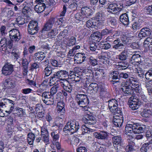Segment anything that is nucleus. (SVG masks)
<instances>
[{
	"instance_id": "f257e3e1",
	"label": "nucleus",
	"mask_w": 152,
	"mask_h": 152,
	"mask_svg": "<svg viewBox=\"0 0 152 152\" xmlns=\"http://www.w3.org/2000/svg\"><path fill=\"white\" fill-rule=\"evenodd\" d=\"M137 80L131 79H127L125 82H122L121 84V90L125 94L128 95H132L134 94V91L138 93L140 91V85L136 83Z\"/></svg>"
},
{
	"instance_id": "f03ea898",
	"label": "nucleus",
	"mask_w": 152,
	"mask_h": 152,
	"mask_svg": "<svg viewBox=\"0 0 152 152\" xmlns=\"http://www.w3.org/2000/svg\"><path fill=\"white\" fill-rule=\"evenodd\" d=\"M121 39L119 38H116L113 43L112 45L113 49L118 50L119 52H122L117 56V58L121 61H125L128 57V51L124 50L125 45L121 41Z\"/></svg>"
},
{
	"instance_id": "7ed1b4c3",
	"label": "nucleus",
	"mask_w": 152,
	"mask_h": 152,
	"mask_svg": "<svg viewBox=\"0 0 152 152\" xmlns=\"http://www.w3.org/2000/svg\"><path fill=\"white\" fill-rule=\"evenodd\" d=\"M146 127L145 125H140L138 123L132 124H128L126 125L125 127V134L128 136L129 138H133L132 134L133 133L134 134L142 133L145 130Z\"/></svg>"
},
{
	"instance_id": "20e7f679",
	"label": "nucleus",
	"mask_w": 152,
	"mask_h": 152,
	"mask_svg": "<svg viewBox=\"0 0 152 152\" xmlns=\"http://www.w3.org/2000/svg\"><path fill=\"white\" fill-rule=\"evenodd\" d=\"M79 123L76 121H72L70 122L67 123L63 129V132L67 134L71 132L72 133L78 131L80 129Z\"/></svg>"
},
{
	"instance_id": "39448f33",
	"label": "nucleus",
	"mask_w": 152,
	"mask_h": 152,
	"mask_svg": "<svg viewBox=\"0 0 152 152\" xmlns=\"http://www.w3.org/2000/svg\"><path fill=\"white\" fill-rule=\"evenodd\" d=\"M13 42L11 39L8 40L5 37L2 38L0 41V51L2 53L8 52V49H11L13 46Z\"/></svg>"
},
{
	"instance_id": "423d86ee",
	"label": "nucleus",
	"mask_w": 152,
	"mask_h": 152,
	"mask_svg": "<svg viewBox=\"0 0 152 152\" xmlns=\"http://www.w3.org/2000/svg\"><path fill=\"white\" fill-rule=\"evenodd\" d=\"M123 8V4H118L115 3L109 4L107 8V10L110 13L116 14L122 10Z\"/></svg>"
},
{
	"instance_id": "0eeeda50",
	"label": "nucleus",
	"mask_w": 152,
	"mask_h": 152,
	"mask_svg": "<svg viewBox=\"0 0 152 152\" xmlns=\"http://www.w3.org/2000/svg\"><path fill=\"white\" fill-rule=\"evenodd\" d=\"M76 100L80 107H84L89 103L88 99L87 96L84 94H78L76 97Z\"/></svg>"
},
{
	"instance_id": "6e6552de",
	"label": "nucleus",
	"mask_w": 152,
	"mask_h": 152,
	"mask_svg": "<svg viewBox=\"0 0 152 152\" xmlns=\"http://www.w3.org/2000/svg\"><path fill=\"white\" fill-rule=\"evenodd\" d=\"M10 39L15 42H18L21 38V34L19 31L16 29H13L9 32Z\"/></svg>"
},
{
	"instance_id": "1a4fd4ad",
	"label": "nucleus",
	"mask_w": 152,
	"mask_h": 152,
	"mask_svg": "<svg viewBox=\"0 0 152 152\" xmlns=\"http://www.w3.org/2000/svg\"><path fill=\"white\" fill-rule=\"evenodd\" d=\"M68 75V72L66 71H59L56 73L54 74L53 76L50 77L49 83H51L52 82V84L53 85L55 83L54 81L57 79H61L62 78L67 77Z\"/></svg>"
},
{
	"instance_id": "9d476101",
	"label": "nucleus",
	"mask_w": 152,
	"mask_h": 152,
	"mask_svg": "<svg viewBox=\"0 0 152 152\" xmlns=\"http://www.w3.org/2000/svg\"><path fill=\"white\" fill-rule=\"evenodd\" d=\"M38 23L36 21H30L28 26V31L29 34L33 35L37 33L38 31Z\"/></svg>"
},
{
	"instance_id": "9b49d317",
	"label": "nucleus",
	"mask_w": 152,
	"mask_h": 152,
	"mask_svg": "<svg viewBox=\"0 0 152 152\" xmlns=\"http://www.w3.org/2000/svg\"><path fill=\"white\" fill-rule=\"evenodd\" d=\"M6 122L7 124L6 127L8 132L12 134L14 131L13 118L11 116H8L6 119Z\"/></svg>"
},
{
	"instance_id": "f8f14e48",
	"label": "nucleus",
	"mask_w": 152,
	"mask_h": 152,
	"mask_svg": "<svg viewBox=\"0 0 152 152\" xmlns=\"http://www.w3.org/2000/svg\"><path fill=\"white\" fill-rule=\"evenodd\" d=\"M13 68L14 67L12 64L6 63L2 68V73L6 76L10 75L13 71Z\"/></svg>"
},
{
	"instance_id": "ddd939ff",
	"label": "nucleus",
	"mask_w": 152,
	"mask_h": 152,
	"mask_svg": "<svg viewBox=\"0 0 152 152\" xmlns=\"http://www.w3.org/2000/svg\"><path fill=\"white\" fill-rule=\"evenodd\" d=\"M83 121L86 124L90 125L94 124L96 121L95 118L91 115L86 114L83 118Z\"/></svg>"
},
{
	"instance_id": "4468645a",
	"label": "nucleus",
	"mask_w": 152,
	"mask_h": 152,
	"mask_svg": "<svg viewBox=\"0 0 152 152\" xmlns=\"http://www.w3.org/2000/svg\"><path fill=\"white\" fill-rule=\"evenodd\" d=\"M109 134L106 131H101L99 133H94V136L96 138L101 140L107 139L109 136Z\"/></svg>"
},
{
	"instance_id": "2eb2a0df",
	"label": "nucleus",
	"mask_w": 152,
	"mask_h": 152,
	"mask_svg": "<svg viewBox=\"0 0 152 152\" xmlns=\"http://www.w3.org/2000/svg\"><path fill=\"white\" fill-rule=\"evenodd\" d=\"M151 34V30L148 28H142L138 34V37L139 38L145 37L149 36Z\"/></svg>"
},
{
	"instance_id": "dca6fc26",
	"label": "nucleus",
	"mask_w": 152,
	"mask_h": 152,
	"mask_svg": "<svg viewBox=\"0 0 152 152\" xmlns=\"http://www.w3.org/2000/svg\"><path fill=\"white\" fill-rule=\"evenodd\" d=\"M87 58L85 56L84 54L77 53L74 56V61H77L76 62L78 64H81L86 61L87 60Z\"/></svg>"
},
{
	"instance_id": "f3484780",
	"label": "nucleus",
	"mask_w": 152,
	"mask_h": 152,
	"mask_svg": "<svg viewBox=\"0 0 152 152\" xmlns=\"http://www.w3.org/2000/svg\"><path fill=\"white\" fill-rule=\"evenodd\" d=\"M81 12L83 15L86 18V19L88 17L90 16L93 14V10L89 7L85 6L82 7L81 9Z\"/></svg>"
},
{
	"instance_id": "a211bd4d",
	"label": "nucleus",
	"mask_w": 152,
	"mask_h": 152,
	"mask_svg": "<svg viewBox=\"0 0 152 152\" xmlns=\"http://www.w3.org/2000/svg\"><path fill=\"white\" fill-rule=\"evenodd\" d=\"M55 19L53 18H50L45 25L44 27L41 31V33H42L44 31H47L51 28L53 24L54 23Z\"/></svg>"
},
{
	"instance_id": "6ab92c4d",
	"label": "nucleus",
	"mask_w": 152,
	"mask_h": 152,
	"mask_svg": "<svg viewBox=\"0 0 152 152\" xmlns=\"http://www.w3.org/2000/svg\"><path fill=\"white\" fill-rule=\"evenodd\" d=\"M98 89V86L96 83H91L88 87V91L90 93L94 94L96 93Z\"/></svg>"
},
{
	"instance_id": "aec40b11",
	"label": "nucleus",
	"mask_w": 152,
	"mask_h": 152,
	"mask_svg": "<svg viewBox=\"0 0 152 152\" xmlns=\"http://www.w3.org/2000/svg\"><path fill=\"white\" fill-rule=\"evenodd\" d=\"M120 21L124 26L128 25L129 23V17L126 13L122 14L119 17Z\"/></svg>"
},
{
	"instance_id": "412c9836",
	"label": "nucleus",
	"mask_w": 152,
	"mask_h": 152,
	"mask_svg": "<svg viewBox=\"0 0 152 152\" xmlns=\"http://www.w3.org/2000/svg\"><path fill=\"white\" fill-rule=\"evenodd\" d=\"M83 0H74L69 5V7L74 11L76 10L77 7L82 4Z\"/></svg>"
},
{
	"instance_id": "4be33fe9",
	"label": "nucleus",
	"mask_w": 152,
	"mask_h": 152,
	"mask_svg": "<svg viewBox=\"0 0 152 152\" xmlns=\"http://www.w3.org/2000/svg\"><path fill=\"white\" fill-rule=\"evenodd\" d=\"M116 23V20L115 17H111L107 19L106 24L111 28H114Z\"/></svg>"
},
{
	"instance_id": "5701e85b",
	"label": "nucleus",
	"mask_w": 152,
	"mask_h": 152,
	"mask_svg": "<svg viewBox=\"0 0 152 152\" xmlns=\"http://www.w3.org/2000/svg\"><path fill=\"white\" fill-rule=\"evenodd\" d=\"M123 122V120L122 117L120 118L119 116L117 115L114 116L113 124L115 126L117 127H120Z\"/></svg>"
},
{
	"instance_id": "b1692460",
	"label": "nucleus",
	"mask_w": 152,
	"mask_h": 152,
	"mask_svg": "<svg viewBox=\"0 0 152 152\" xmlns=\"http://www.w3.org/2000/svg\"><path fill=\"white\" fill-rule=\"evenodd\" d=\"M48 80L46 79L43 80L42 83L39 86V93L41 94V93L44 91L46 90L48 86L47 82Z\"/></svg>"
},
{
	"instance_id": "393cba45",
	"label": "nucleus",
	"mask_w": 152,
	"mask_h": 152,
	"mask_svg": "<svg viewBox=\"0 0 152 152\" xmlns=\"http://www.w3.org/2000/svg\"><path fill=\"white\" fill-rule=\"evenodd\" d=\"M113 145L121 144L122 142V138L120 136H114L112 138Z\"/></svg>"
},
{
	"instance_id": "a878e982",
	"label": "nucleus",
	"mask_w": 152,
	"mask_h": 152,
	"mask_svg": "<svg viewBox=\"0 0 152 152\" xmlns=\"http://www.w3.org/2000/svg\"><path fill=\"white\" fill-rule=\"evenodd\" d=\"M141 116L144 117H148L150 115L152 116V110L144 109L141 113Z\"/></svg>"
},
{
	"instance_id": "bb28decb",
	"label": "nucleus",
	"mask_w": 152,
	"mask_h": 152,
	"mask_svg": "<svg viewBox=\"0 0 152 152\" xmlns=\"http://www.w3.org/2000/svg\"><path fill=\"white\" fill-rule=\"evenodd\" d=\"M88 60V64L91 66H94L98 64V61L97 59L92 56H91L87 58Z\"/></svg>"
},
{
	"instance_id": "cd10ccee",
	"label": "nucleus",
	"mask_w": 152,
	"mask_h": 152,
	"mask_svg": "<svg viewBox=\"0 0 152 152\" xmlns=\"http://www.w3.org/2000/svg\"><path fill=\"white\" fill-rule=\"evenodd\" d=\"M141 56L140 55L138 54H135L132 55L131 57V61L140 64L141 63Z\"/></svg>"
},
{
	"instance_id": "c85d7f7f",
	"label": "nucleus",
	"mask_w": 152,
	"mask_h": 152,
	"mask_svg": "<svg viewBox=\"0 0 152 152\" xmlns=\"http://www.w3.org/2000/svg\"><path fill=\"white\" fill-rule=\"evenodd\" d=\"M35 136L34 134L31 132L28 134L27 135V140L28 143L30 145L33 144L35 139Z\"/></svg>"
},
{
	"instance_id": "c756f323",
	"label": "nucleus",
	"mask_w": 152,
	"mask_h": 152,
	"mask_svg": "<svg viewBox=\"0 0 152 152\" xmlns=\"http://www.w3.org/2000/svg\"><path fill=\"white\" fill-rule=\"evenodd\" d=\"M5 89L12 88L14 87L13 83L10 79H6L4 83Z\"/></svg>"
},
{
	"instance_id": "7c9ffc66",
	"label": "nucleus",
	"mask_w": 152,
	"mask_h": 152,
	"mask_svg": "<svg viewBox=\"0 0 152 152\" xmlns=\"http://www.w3.org/2000/svg\"><path fill=\"white\" fill-rule=\"evenodd\" d=\"M11 54L12 57H13L14 60L15 61H17L20 58V53L17 49L12 50Z\"/></svg>"
},
{
	"instance_id": "2f4dec72",
	"label": "nucleus",
	"mask_w": 152,
	"mask_h": 152,
	"mask_svg": "<svg viewBox=\"0 0 152 152\" xmlns=\"http://www.w3.org/2000/svg\"><path fill=\"white\" fill-rule=\"evenodd\" d=\"M52 95L49 92H44L42 94H39V97L40 99H41L44 97L45 99H49L52 96Z\"/></svg>"
},
{
	"instance_id": "473e14b6",
	"label": "nucleus",
	"mask_w": 152,
	"mask_h": 152,
	"mask_svg": "<svg viewBox=\"0 0 152 152\" xmlns=\"http://www.w3.org/2000/svg\"><path fill=\"white\" fill-rule=\"evenodd\" d=\"M128 142L129 144L126 146V150L127 152H132L135 151V150L134 148V143L133 142H129V141H128Z\"/></svg>"
},
{
	"instance_id": "72a5a7b5",
	"label": "nucleus",
	"mask_w": 152,
	"mask_h": 152,
	"mask_svg": "<svg viewBox=\"0 0 152 152\" xmlns=\"http://www.w3.org/2000/svg\"><path fill=\"white\" fill-rule=\"evenodd\" d=\"M140 102H133L132 103H129V107L132 110H136L139 108L141 104Z\"/></svg>"
},
{
	"instance_id": "f704fd0d",
	"label": "nucleus",
	"mask_w": 152,
	"mask_h": 152,
	"mask_svg": "<svg viewBox=\"0 0 152 152\" xmlns=\"http://www.w3.org/2000/svg\"><path fill=\"white\" fill-rule=\"evenodd\" d=\"M81 75H86V76L91 77H92L93 76V74L92 70L88 68L84 69L81 73Z\"/></svg>"
},
{
	"instance_id": "c9c22d12",
	"label": "nucleus",
	"mask_w": 152,
	"mask_h": 152,
	"mask_svg": "<svg viewBox=\"0 0 152 152\" xmlns=\"http://www.w3.org/2000/svg\"><path fill=\"white\" fill-rule=\"evenodd\" d=\"M64 103L62 102H58V103L57 105V109L58 111L62 113H64L65 111V108L64 107Z\"/></svg>"
},
{
	"instance_id": "e433bc0d",
	"label": "nucleus",
	"mask_w": 152,
	"mask_h": 152,
	"mask_svg": "<svg viewBox=\"0 0 152 152\" xmlns=\"http://www.w3.org/2000/svg\"><path fill=\"white\" fill-rule=\"evenodd\" d=\"M28 21V19L23 18L19 16L16 19V22L19 25H22Z\"/></svg>"
},
{
	"instance_id": "4c0bfd02",
	"label": "nucleus",
	"mask_w": 152,
	"mask_h": 152,
	"mask_svg": "<svg viewBox=\"0 0 152 152\" xmlns=\"http://www.w3.org/2000/svg\"><path fill=\"white\" fill-rule=\"evenodd\" d=\"M75 18L77 20L80 21H85L86 20V18L83 15L81 12H79L76 13L75 15Z\"/></svg>"
},
{
	"instance_id": "58836bf2",
	"label": "nucleus",
	"mask_w": 152,
	"mask_h": 152,
	"mask_svg": "<svg viewBox=\"0 0 152 152\" xmlns=\"http://www.w3.org/2000/svg\"><path fill=\"white\" fill-rule=\"evenodd\" d=\"M6 101L4 102H7L8 103L11 104L12 105L10 108V110L8 111H6V112L8 113L9 114H10L12 112L14 109L15 106L14 102L12 100L8 99H6Z\"/></svg>"
},
{
	"instance_id": "ea45409f",
	"label": "nucleus",
	"mask_w": 152,
	"mask_h": 152,
	"mask_svg": "<svg viewBox=\"0 0 152 152\" xmlns=\"http://www.w3.org/2000/svg\"><path fill=\"white\" fill-rule=\"evenodd\" d=\"M52 68L50 66L46 67L44 70V72L46 76L47 77L50 75L52 73Z\"/></svg>"
},
{
	"instance_id": "a19ab883",
	"label": "nucleus",
	"mask_w": 152,
	"mask_h": 152,
	"mask_svg": "<svg viewBox=\"0 0 152 152\" xmlns=\"http://www.w3.org/2000/svg\"><path fill=\"white\" fill-rule=\"evenodd\" d=\"M120 64L118 65V68H119V69H125L129 66V63L126 62H123Z\"/></svg>"
},
{
	"instance_id": "79ce46f5",
	"label": "nucleus",
	"mask_w": 152,
	"mask_h": 152,
	"mask_svg": "<svg viewBox=\"0 0 152 152\" xmlns=\"http://www.w3.org/2000/svg\"><path fill=\"white\" fill-rule=\"evenodd\" d=\"M62 86L65 91L69 93H70L72 90V87L69 84L63 83L62 84Z\"/></svg>"
},
{
	"instance_id": "37998d69",
	"label": "nucleus",
	"mask_w": 152,
	"mask_h": 152,
	"mask_svg": "<svg viewBox=\"0 0 152 152\" xmlns=\"http://www.w3.org/2000/svg\"><path fill=\"white\" fill-rule=\"evenodd\" d=\"M42 101L47 105H53L54 104V100L53 97H51L46 99H43L42 98Z\"/></svg>"
},
{
	"instance_id": "c03bdc74",
	"label": "nucleus",
	"mask_w": 152,
	"mask_h": 152,
	"mask_svg": "<svg viewBox=\"0 0 152 152\" xmlns=\"http://www.w3.org/2000/svg\"><path fill=\"white\" fill-rule=\"evenodd\" d=\"M148 143H145L142 145L140 149L141 152H147L149 150L150 147L148 146Z\"/></svg>"
},
{
	"instance_id": "a18cd8bd",
	"label": "nucleus",
	"mask_w": 152,
	"mask_h": 152,
	"mask_svg": "<svg viewBox=\"0 0 152 152\" xmlns=\"http://www.w3.org/2000/svg\"><path fill=\"white\" fill-rule=\"evenodd\" d=\"M96 48L97 46L95 42H91L90 43V48L91 51H94L96 53H98L99 50L98 49H97Z\"/></svg>"
},
{
	"instance_id": "49530a36",
	"label": "nucleus",
	"mask_w": 152,
	"mask_h": 152,
	"mask_svg": "<svg viewBox=\"0 0 152 152\" xmlns=\"http://www.w3.org/2000/svg\"><path fill=\"white\" fill-rule=\"evenodd\" d=\"M144 9L147 14L152 15V5L145 7Z\"/></svg>"
},
{
	"instance_id": "de8ad7c7",
	"label": "nucleus",
	"mask_w": 152,
	"mask_h": 152,
	"mask_svg": "<svg viewBox=\"0 0 152 152\" xmlns=\"http://www.w3.org/2000/svg\"><path fill=\"white\" fill-rule=\"evenodd\" d=\"M16 114L18 116L22 117L24 115V112L23 108L18 107L16 110Z\"/></svg>"
},
{
	"instance_id": "09e8293b",
	"label": "nucleus",
	"mask_w": 152,
	"mask_h": 152,
	"mask_svg": "<svg viewBox=\"0 0 152 152\" xmlns=\"http://www.w3.org/2000/svg\"><path fill=\"white\" fill-rule=\"evenodd\" d=\"M132 28L134 32L138 30L140 28L139 23L137 22H134L132 25Z\"/></svg>"
},
{
	"instance_id": "8fccbe9b",
	"label": "nucleus",
	"mask_w": 152,
	"mask_h": 152,
	"mask_svg": "<svg viewBox=\"0 0 152 152\" xmlns=\"http://www.w3.org/2000/svg\"><path fill=\"white\" fill-rule=\"evenodd\" d=\"M152 81V80H151L145 82L144 84L145 87L147 88L148 93L149 92H151V91L152 89V86H151L150 83V82Z\"/></svg>"
},
{
	"instance_id": "3c124183",
	"label": "nucleus",
	"mask_w": 152,
	"mask_h": 152,
	"mask_svg": "<svg viewBox=\"0 0 152 152\" xmlns=\"http://www.w3.org/2000/svg\"><path fill=\"white\" fill-rule=\"evenodd\" d=\"M119 73L116 71H114L111 73L112 79L113 80L120 79V77L119 76Z\"/></svg>"
},
{
	"instance_id": "603ef678",
	"label": "nucleus",
	"mask_w": 152,
	"mask_h": 152,
	"mask_svg": "<svg viewBox=\"0 0 152 152\" xmlns=\"http://www.w3.org/2000/svg\"><path fill=\"white\" fill-rule=\"evenodd\" d=\"M86 26L88 28H93L96 26V22L92 21V20H89L86 23Z\"/></svg>"
},
{
	"instance_id": "864d4df0",
	"label": "nucleus",
	"mask_w": 152,
	"mask_h": 152,
	"mask_svg": "<svg viewBox=\"0 0 152 152\" xmlns=\"http://www.w3.org/2000/svg\"><path fill=\"white\" fill-rule=\"evenodd\" d=\"M81 128L83 132H84L85 133H87L88 131H90L92 130V129L90 127L85 125H83Z\"/></svg>"
},
{
	"instance_id": "5fc2aeb1",
	"label": "nucleus",
	"mask_w": 152,
	"mask_h": 152,
	"mask_svg": "<svg viewBox=\"0 0 152 152\" xmlns=\"http://www.w3.org/2000/svg\"><path fill=\"white\" fill-rule=\"evenodd\" d=\"M104 16V14L102 12H97L96 15V18L98 21L102 20Z\"/></svg>"
},
{
	"instance_id": "6e6d98bb",
	"label": "nucleus",
	"mask_w": 152,
	"mask_h": 152,
	"mask_svg": "<svg viewBox=\"0 0 152 152\" xmlns=\"http://www.w3.org/2000/svg\"><path fill=\"white\" fill-rule=\"evenodd\" d=\"M76 38L72 36L69 40L68 45L72 46L75 45L76 43Z\"/></svg>"
},
{
	"instance_id": "4d7b16f0",
	"label": "nucleus",
	"mask_w": 152,
	"mask_h": 152,
	"mask_svg": "<svg viewBox=\"0 0 152 152\" xmlns=\"http://www.w3.org/2000/svg\"><path fill=\"white\" fill-rule=\"evenodd\" d=\"M51 135L53 138L52 143L58 141L59 139L58 134H56L54 132H53L51 133Z\"/></svg>"
},
{
	"instance_id": "13d9d810",
	"label": "nucleus",
	"mask_w": 152,
	"mask_h": 152,
	"mask_svg": "<svg viewBox=\"0 0 152 152\" xmlns=\"http://www.w3.org/2000/svg\"><path fill=\"white\" fill-rule=\"evenodd\" d=\"M41 138L46 145L50 143L48 134L42 135V137Z\"/></svg>"
},
{
	"instance_id": "bf43d9fd",
	"label": "nucleus",
	"mask_w": 152,
	"mask_h": 152,
	"mask_svg": "<svg viewBox=\"0 0 152 152\" xmlns=\"http://www.w3.org/2000/svg\"><path fill=\"white\" fill-rule=\"evenodd\" d=\"M131 101L129 103H132L133 102H140V99L135 96H132L129 98Z\"/></svg>"
},
{
	"instance_id": "052dcab7",
	"label": "nucleus",
	"mask_w": 152,
	"mask_h": 152,
	"mask_svg": "<svg viewBox=\"0 0 152 152\" xmlns=\"http://www.w3.org/2000/svg\"><path fill=\"white\" fill-rule=\"evenodd\" d=\"M94 39H96V41L99 42L101 39L102 36L99 32H96L94 35Z\"/></svg>"
},
{
	"instance_id": "680f3d73",
	"label": "nucleus",
	"mask_w": 152,
	"mask_h": 152,
	"mask_svg": "<svg viewBox=\"0 0 152 152\" xmlns=\"http://www.w3.org/2000/svg\"><path fill=\"white\" fill-rule=\"evenodd\" d=\"M81 75V74L75 73V75L73 77L74 79L73 80L75 81L76 83L79 82L80 79H82Z\"/></svg>"
},
{
	"instance_id": "e2e57ef3",
	"label": "nucleus",
	"mask_w": 152,
	"mask_h": 152,
	"mask_svg": "<svg viewBox=\"0 0 152 152\" xmlns=\"http://www.w3.org/2000/svg\"><path fill=\"white\" fill-rule=\"evenodd\" d=\"M113 32V31L112 30H109L108 29L105 28L102 31L100 34L101 36L105 35L108 34L112 33Z\"/></svg>"
},
{
	"instance_id": "0e129e2a",
	"label": "nucleus",
	"mask_w": 152,
	"mask_h": 152,
	"mask_svg": "<svg viewBox=\"0 0 152 152\" xmlns=\"http://www.w3.org/2000/svg\"><path fill=\"white\" fill-rule=\"evenodd\" d=\"M113 146L115 149V152H120L122 151V149L123 148L121 147V144L113 145Z\"/></svg>"
},
{
	"instance_id": "69168bd1",
	"label": "nucleus",
	"mask_w": 152,
	"mask_h": 152,
	"mask_svg": "<svg viewBox=\"0 0 152 152\" xmlns=\"http://www.w3.org/2000/svg\"><path fill=\"white\" fill-rule=\"evenodd\" d=\"M32 91V90L31 88H26L22 89L21 92L23 93L26 94L31 92Z\"/></svg>"
},
{
	"instance_id": "338daca9",
	"label": "nucleus",
	"mask_w": 152,
	"mask_h": 152,
	"mask_svg": "<svg viewBox=\"0 0 152 152\" xmlns=\"http://www.w3.org/2000/svg\"><path fill=\"white\" fill-rule=\"evenodd\" d=\"M68 34V31L66 29L64 30L63 31L61 32L59 35H58V37H59L61 36L64 37L66 36Z\"/></svg>"
},
{
	"instance_id": "774afa93",
	"label": "nucleus",
	"mask_w": 152,
	"mask_h": 152,
	"mask_svg": "<svg viewBox=\"0 0 152 152\" xmlns=\"http://www.w3.org/2000/svg\"><path fill=\"white\" fill-rule=\"evenodd\" d=\"M77 152H87V150L85 147L80 146L77 149Z\"/></svg>"
}]
</instances>
